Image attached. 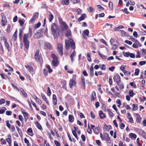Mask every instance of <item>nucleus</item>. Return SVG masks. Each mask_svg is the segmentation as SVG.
<instances>
[{"instance_id": "nucleus-1", "label": "nucleus", "mask_w": 146, "mask_h": 146, "mask_svg": "<svg viewBox=\"0 0 146 146\" xmlns=\"http://www.w3.org/2000/svg\"><path fill=\"white\" fill-rule=\"evenodd\" d=\"M73 50H75L76 48L75 44L73 40L71 38H69V40H65V48L67 50L70 48V47Z\"/></svg>"}, {"instance_id": "nucleus-2", "label": "nucleus", "mask_w": 146, "mask_h": 146, "mask_svg": "<svg viewBox=\"0 0 146 146\" xmlns=\"http://www.w3.org/2000/svg\"><path fill=\"white\" fill-rule=\"evenodd\" d=\"M51 29L52 34L54 36L57 37L59 36V33L58 27L56 23H53L51 25Z\"/></svg>"}, {"instance_id": "nucleus-3", "label": "nucleus", "mask_w": 146, "mask_h": 146, "mask_svg": "<svg viewBox=\"0 0 146 146\" xmlns=\"http://www.w3.org/2000/svg\"><path fill=\"white\" fill-rule=\"evenodd\" d=\"M51 56L53 59L52 61V64L55 67L57 66L59 64L57 57L54 53L51 54Z\"/></svg>"}, {"instance_id": "nucleus-4", "label": "nucleus", "mask_w": 146, "mask_h": 146, "mask_svg": "<svg viewBox=\"0 0 146 146\" xmlns=\"http://www.w3.org/2000/svg\"><path fill=\"white\" fill-rule=\"evenodd\" d=\"M29 37L26 34H24L23 38V42L26 49H28L29 46V41L28 40Z\"/></svg>"}, {"instance_id": "nucleus-5", "label": "nucleus", "mask_w": 146, "mask_h": 146, "mask_svg": "<svg viewBox=\"0 0 146 146\" xmlns=\"http://www.w3.org/2000/svg\"><path fill=\"white\" fill-rule=\"evenodd\" d=\"M57 50L59 54L61 56L63 55V48L62 45L60 43H58L57 44Z\"/></svg>"}, {"instance_id": "nucleus-6", "label": "nucleus", "mask_w": 146, "mask_h": 146, "mask_svg": "<svg viewBox=\"0 0 146 146\" xmlns=\"http://www.w3.org/2000/svg\"><path fill=\"white\" fill-rule=\"evenodd\" d=\"M61 31L62 33H64V31L67 30L68 28V26L65 23L62 24L60 26Z\"/></svg>"}, {"instance_id": "nucleus-7", "label": "nucleus", "mask_w": 146, "mask_h": 146, "mask_svg": "<svg viewBox=\"0 0 146 146\" xmlns=\"http://www.w3.org/2000/svg\"><path fill=\"white\" fill-rule=\"evenodd\" d=\"M113 80L114 82H116L117 85L121 82L120 76L117 74L115 75L113 77Z\"/></svg>"}, {"instance_id": "nucleus-8", "label": "nucleus", "mask_w": 146, "mask_h": 146, "mask_svg": "<svg viewBox=\"0 0 146 146\" xmlns=\"http://www.w3.org/2000/svg\"><path fill=\"white\" fill-rule=\"evenodd\" d=\"M39 15V14L38 13H35L33 16L31 18L29 21L30 23L32 24L33 23L36 19L38 17Z\"/></svg>"}, {"instance_id": "nucleus-9", "label": "nucleus", "mask_w": 146, "mask_h": 146, "mask_svg": "<svg viewBox=\"0 0 146 146\" xmlns=\"http://www.w3.org/2000/svg\"><path fill=\"white\" fill-rule=\"evenodd\" d=\"M39 50H37L35 55V58L36 62H38L42 60V57L39 55Z\"/></svg>"}, {"instance_id": "nucleus-10", "label": "nucleus", "mask_w": 146, "mask_h": 146, "mask_svg": "<svg viewBox=\"0 0 146 146\" xmlns=\"http://www.w3.org/2000/svg\"><path fill=\"white\" fill-rule=\"evenodd\" d=\"M139 134L144 138L146 139V132L142 129H138Z\"/></svg>"}, {"instance_id": "nucleus-11", "label": "nucleus", "mask_w": 146, "mask_h": 146, "mask_svg": "<svg viewBox=\"0 0 146 146\" xmlns=\"http://www.w3.org/2000/svg\"><path fill=\"white\" fill-rule=\"evenodd\" d=\"M134 115L136 116V122L138 123H140L142 119V118L141 117L140 115L137 113H135Z\"/></svg>"}, {"instance_id": "nucleus-12", "label": "nucleus", "mask_w": 146, "mask_h": 146, "mask_svg": "<svg viewBox=\"0 0 146 146\" xmlns=\"http://www.w3.org/2000/svg\"><path fill=\"white\" fill-rule=\"evenodd\" d=\"M3 39V40H4V43L5 46L7 47L8 51L9 52L10 51V49L9 48V44L7 42V40L5 37H4Z\"/></svg>"}, {"instance_id": "nucleus-13", "label": "nucleus", "mask_w": 146, "mask_h": 146, "mask_svg": "<svg viewBox=\"0 0 146 146\" xmlns=\"http://www.w3.org/2000/svg\"><path fill=\"white\" fill-rule=\"evenodd\" d=\"M102 140H106L107 141H110V138L109 136V135L108 133H106L104 134Z\"/></svg>"}, {"instance_id": "nucleus-14", "label": "nucleus", "mask_w": 146, "mask_h": 146, "mask_svg": "<svg viewBox=\"0 0 146 146\" xmlns=\"http://www.w3.org/2000/svg\"><path fill=\"white\" fill-rule=\"evenodd\" d=\"M76 83L75 81L70 80L69 82V85L70 88H72L73 86H75Z\"/></svg>"}, {"instance_id": "nucleus-15", "label": "nucleus", "mask_w": 146, "mask_h": 146, "mask_svg": "<svg viewBox=\"0 0 146 146\" xmlns=\"http://www.w3.org/2000/svg\"><path fill=\"white\" fill-rule=\"evenodd\" d=\"M27 132L28 133V134L31 137H33L34 135L32 128L31 127H30L27 129Z\"/></svg>"}, {"instance_id": "nucleus-16", "label": "nucleus", "mask_w": 146, "mask_h": 146, "mask_svg": "<svg viewBox=\"0 0 146 146\" xmlns=\"http://www.w3.org/2000/svg\"><path fill=\"white\" fill-rule=\"evenodd\" d=\"M25 66L26 68L30 72H33L34 71L33 68L32 67L29 65H25Z\"/></svg>"}, {"instance_id": "nucleus-17", "label": "nucleus", "mask_w": 146, "mask_h": 146, "mask_svg": "<svg viewBox=\"0 0 146 146\" xmlns=\"http://www.w3.org/2000/svg\"><path fill=\"white\" fill-rule=\"evenodd\" d=\"M41 96L42 98V99L44 100V101L46 102V104L48 105H49V102H48V100L47 98L45 96L43 93H41Z\"/></svg>"}, {"instance_id": "nucleus-18", "label": "nucleus", "mask_w": 146, "mask_h": 146, "mask_svg": "<svg viewBox=\"0 0 146 146\" xmlns=\"http://www.w3.org/2000/svg\"><path fill=\"white\" fill-rule=\"evenodd\" d=\"M96 93L95 92L93 91L92 92L91 96V101H93L96 100Z\"/></svg>"}, {"instance_id": "nucleus-19", "label": "nucleus", "mask_w": 146, "mask_h": 146, "mask_svg": "<svg viewBox=\"0 0 146 146\" xmlns=\"http://www.w3.org/2000/svg\"><path fill=\"white\" fill-rule=\"evenodd\" d=\"M17 29H16L12 37V39L13 41H15L17 39Z\"/></svg>"}, {"instance_id": "nucleus-20", "label": "nucleus", "mask_w": 146, "mask_h": 146, "mask_svg": "<svg viewBox=\"0 0 146 146\" xmlns=\"http://www.w3.org/2000/svg\"><path fill=\"white\" fill-rule=\"evenodd\" d=\"M86 17V15L85 14H82L81 16L78 19V21L80 22L81 21L84 20L85 19V17Z\"/></svg>"}, {"instance_id": "nucleus-21", "label": "nucleus", "mask_w": 146, "mask_h": 146, "mask_svg": "<svg viewBox=\"0 0 146 146\" xmlns=\"http://www.w3.org/2000/svg\"><path fill=\"white\" fill-rule=\"evenodd\" d=\"M1 23L2 26H5V25L7 23V19L6 17H2Z\"/></svg>"}, {"instance_id": "nucleus-22", "label": "nucleus", "mask_w": 146, "mask_h": 146, "mask_svg": "<svg viewBox=\"0 0 146 146\" xmlns=\"http://www.w3.org/2000/svg\"><path fill=\"white\" fill-rule=\"evenodd\" d=\"M99 115L100 116V118L101 119H103L104 118L106 117V116L105 115V114L102 110H100V111Z\"/></svg>"}, {"instance_id": "nucleus-23", "label": "nucleus", "mask_w": 146, "mask_h": 146, "mask_svg": "<svg viewBox=\"0 0 146 146\" xmlns=\"http://www.w3.org/2000/svg\"><path fill=\"white\" fill-rule=\"evenodd\" d=\"M89 30L87 29H86L84 31L82 35L84 37H85L86 36H88L89 35Z\"/></svg>"}, {"instance_id": "nucleus-24", "label": "nucleus", "mask_w": 146, "mask_h": 146, "mask_svg": "<svg viewBox=\"0 0 146 146\" xmlns=\"http://www.w3.org/2000/svg\"><path fill=\"white\" fill-rule=\"evenodd\" d=\"M35 124L37 127L39 129L41 130L42 129V127L41 125L38 122V121H36L35 123Z\"/></svg>"}, {"instance_id": "nucleus-25", "label": "nucleus", "mask_w": 146, "mask_h": 146, "mask_svg": "<svg viewBox=\"0 0 146 146\" xmlns=\"http://www.w3.org/2000/svg\"><path fill=\"white\" fill-rule=\"evenodd\" d=\"M121 34L123 36H125L128 37L129 36L128 34L125 31L123 30H121L120 31Z\"/></svg>"}, {"instance_id": "nucleus-26", "label": "nucleus", "mask_w": 146, "mask_h": 146, "mask_svg": "<svg viewBox=\"0 0 146 146\" xmlns=\"http://www.w3.org/2000/svg\"><path fill=\"white\" fill-rule=\"evenodd\" d=\"M25 34H26L28 35V37L31 38L32 35V31L31 28H29V33H26Z\"/></svg>"}, {"instance_id": "nucleus-27", "label": "nucleus", "mask_w": 146, "mask_h": 146, "mask_svg": "<svg viewBox=\"0 0 146 146\" xmlns=\"http://www.w3.org/2000/svg\"><path fill=\"white\" fill-rule=\"evenodd\" d=\"M76 54V52L75 51H74L72 52L70 55V57L71 59V61L72 62H73L74 60L73 59V57H74Z\"/></svg>"}, {"instance_id": "nucleus-28", "label": "nucleus", "mask_w": 146, "mask_h": 146, "mask_svg": "<svg viewBox=\"0 0 146 146\" xmlns=\"http://www.w3.org/2000/svg\"><path fill=\"white\" fill-rule=\"evenodd\" d=\"M111 128V127L110 125H107L106 124H105L104 129V130L106 131H108Z\"/></svg>"}, {"instance_id": "nucleus-29", "label": "nucleus", "mask_w": 146, "mask_h": 146, "mask_svg": "<svg viewBox=\"0 0 146 146\" xmlns=\"http://www.w3.org/2000/svg\"><path fill=\"white\" fill-rule=\"evenodd\" d=\"M21 111L23 113L24 117H27L28 116V113L26 112V111L24 109L21 110Z\"/></svg>"}, {"instance_id": "nucleus-30", "label": "nucleus", "mask_w": 146, "mask_h": 146, "mask_svg": "<svg viewBox=\"0 0 146 146\" xmlns=\"http://www.w3.org/2000/svg\"><path fill=\"white\" fill-rule=\"evenodd\" d=\"M68 119L69 121L71 123L73 122L74 120V118L73 116L71 114L69 115Z\"/></svg>"}, {"instance_id": "nucleus-31", "label": "nucleus", "mask_w": 146, "mask_h": 146, "mask_svg": "<svg viewBox=\"0 0 146 146\" xmlns=\"http://www.w3.org/2000/svg\"><path fill=\"white\" fill-rule=\"evenodd\" d=\"M129 137L133 139V138L135 139L137 137L136 135L134 133H130L129 134Z\"/></svg>"}, {"instance_id": "nucleus-32", "label": "nucleus", "mask_w": 146, "mask_h": 146, "mask_svg": "<svg viewBox=\"0 0 146 146\" xmlns=\"http://www.w3.org/2000/svg\"><path fill=\"white\" fill-rule=\"evenodd\" d=\"M45 46L46 47V48L48 49H50L52 47L51 44L49 42H47L45 44Z\"/></svg>"}, {"instance_id": "nucleus-33", "label": "nucleus", "mask_w": 146, "mask_h": 146, "mask_svg": "<svg viewBox=\"0 0 146 146\" xmlns=\"http://www.w3.org/2000/svg\"><path fill=\"white\" fill-rule=\"evenodd\" d=\"M54 18L53 15L50 12L49 14L48 18L49 22H50Z\"/></svg>"}, {"instance_id": "nucleus-34", "label": "nucleus", "mask_w": 146, "mask_h": 146, "mask_svg": "<svg viewBox=\"0 0 146 146\" xmlns=\"http://www.w3.org/2000/svg\"><path fill=\"white\" fill-rule=\"evenodd\" d=\"M20 90L21 92L22 93V94L26 98L27 97V95L26 92L24 91V89L22 88H20Z\"/></svg>"}, {"instance_id": "nucleus-35", "label": "nucleus", "mask_w": 146, "mask_h": 146, "mask_svg": "<svg viewBox=\"0 0 146 146\" xmlns=\"http://www.w3.org/2000/svg\"><path fill=\"white\" fill-rule=\"evenodd\" d=\"M65 35L67 37L70 36L71 35V33L70 30L66 31L65 33Z\"/></svg>"}, {"instance_id": "nucleus-36", "label": "nucleus", "mask_w": 146, "mask_h": 146, "mask_svg": "<svg viewBox=\"0 0 146 146\" xmlns=\"http://www.w3.org/2000/svg\"><path fill=\"white\" fill-rule=\"evenodd\" d=\"M8 138L6 139L7 141L9 144H11V136L10 134L8 135Z\"/></svg>"}, {"instance_id": "nucleus-37", "label": "nucleus", "mask_w": 146, "mask_h": 146, "mask_svg": "<svg viewBox=\"0 0 146 146\" xmlns=\"http://www.w3.org/2000/svg\"><path fill=\"white\" fill-rule=\"evenodd\" d=\"M98 53L99 55L102 59H106V56L101 54L100 52L99 51H98Z\"/></svg>"}, {"instance_id": "nucleus-38", "label": "nucleus", "mask_w": 146, "mask_h": 146, "mask_svg": "<svg viewBox=\"0 0 146 146\" xmlns=\"http://www.w3.org/2000/svg\"><path fill=\"white\" fill-rule=\"evenodd\" d=\"M81 81L82 84L84 86V88L85 89L86 87L85 83V78L83 76H82L81 77Z\"/></svg>"}, {"instance_id": "nucleus-39", "label": "nucleus", "mask_w": 146, "mask_h": 146, "mask_svg": "<svg viewBox=\"0 0 146 146\" xmlns=\"http://www.w3.org/2000/svg\"><path fill=\"white\" fill-rule=\"evenodd\" d=\"M133 110L136 111L138 109V105L137 104H133L132 105Z\"/></svg>"}, {"instance_id": "nucleus-40", "label": "nucleus", "mask_w": 146, "mask_h": 146, "mask_svg": "<svg viewBox=\"0 0 146 146\" xmlns=\"http://www.w3.org/2000/svg\"><path fill=\"white\" fill-rule=\"evenodd\" d=\"M46 68L48 69V72L50 73L52 72L53 70L51 68L50 65H48L46 66Z\"/></svg>"}, {"instance_id": "nucleus-41", "label": "nucleus", "mask_w": 146, "mask_h": 146, "mask_svg": "<svg viewBox=\"0 0 146 146\" xmlns=\"http://www.w3.org/2000/svg\"><path fill=\"white\" fill-rule=\"evenodd\" d=\"M109 4L110 10H112L113 9V3L111 1H110L109 2Z\"/></svg>"}, {"instance_id": "nucleus-42", "label": "nucleus", "mask_w": 146, "mask_h": 146, "mask_svg": "<svg viewBox=\"0 0 146 146\" xmlns=\"http://www.w3.org/2000/svg\"><path fill=\"white\" fill-rule=\"evenodd\" d=\"M93 130L94 133L96 134H98L99 132V128L98 127H96Z\"/></svg>"}, {"instance_id": "nucleus-43", "label": "nucleus", "mask_w": 146, "mask_h": 146, "mask_svg": "<svg viewBox=\"0 0 146 146\" xmlns=\"http://www.w3.org/2000/svg\"><path fill=\"white\" fill-rule=\"evenodd\" d=\"M47 94L48 96H50L51 94L50 89L49 87H48L47 88Z\"/></svg>"}, {"instance_id": "nucleus-44", "label": "nucleus", "mask_w": 146, "mask_h": 146, "mask_svg": "<svg viewBox=\"0 0 146 146\" xmlns=\"http://www.w3.org/2000/svg\"><path fill=\"white\" fill-rule=\"evenodd\" d=\"M117 85L119 86V88L121 90L123 89L124 88V86L121 82L119 83V84Z\"/></svg>"}, {"instance_id": "nucleus-45", "label": "nucleus", "mask_w": 146, "mask_h": 146, "mask_svg": "<svg viewBox=\"0 0 146 146\" xmlns=\"http://www.w3.org/2000/svg\"><path fill=\"white\" fill-rule=\"evenodd\" d=\"M87 131V132L90 134L92 133V129H91V128H90L89 124H88V129Z\"/></svg>"}, {"instance_id": "nucleus-46", "label": "nucleus", "mask_w": 146, "mask_h": 146, "mask_svg": "<svg viewBox=\"0 0 146 146\" xmlns=\"http://www.w3.org/2000/svg\"><path fill=\"white\" fill-rule=\"evenodd\" d=\"M123 54L124 56L126 57H129L130 55V52H123Z\"/></svg>"}, {"instance_id": "nucleus-47", "label": "nucleus", "mask_w": 146, "mask_h": 146, "mask_svg": "<svg viewBox=\"0 0 146 146\" xmlns=\"http://www.w3.org/2000/svg\"><path fill=\"white\" fill-rule=\"evenodd\" d=\"M139 72V68H137L135 70V75H138Z\"/></svg>"}, {"instance_id": "nucleus-48", "label": "nucleus", "mask_w": 146, "mask_h": 146, "mask_svg": "<svg viewBox=\"0 0 146 146\" xmlns=\"http://www.w3.org/2000/svg\"><path fill=\"white\" fill-rule=\"evenodd\" d=\"M125 66L121 65L120 68V69L124 72L126 70H125Z\"/></svg>"}, {"instance_id": "nucleus-49", "label": "nucleus", "mask_w": 146, "mask_h": 146, "mask_svg": "<svg viewBox=\"0 0 146 146\" xmlns=\"http://www.w3.org/2000/svg\"><path fill=\"white\" fill-rule=\"evenodd\" d=\"M123 73L125 75L128 76H130L131 74V73L130 72L127 71L126 70L123 72Z\"/></svg>"}, {"instance_id": "nucleus-50", "label": "nucleus", "mask_w": 146, "mask_h": 146, "mask_svg": "<svg viewBox=\"0 0 146 146\" xmlns=\"http://www.w3.org/2000/svg\"><path fill=\"white\" fill-rule=\"evenodd\" d=\"M125 127V125L123 123H121L119 125V127L121 129H123Z\"/></svg>"}, {"instance_id": "nucleus-51", "label": "nucleus", "mask_w": 146, "mask_h": 146, "mask_svg": "<svg viewBox=\"0 0 146 146\" xmlns=\"http://www.w3.org/2000/svg\"><path fill=\"white\" fill-rule=\"evenodd\" d=\"M41 25V23L40 22H38L37 24H35L34 26L35 29H36L39 27Z\"/></svg>"}, {"instance_id": "nucleus-52", "label": "nucleus", "mask_w": 146, "mask_h": 146, "mask_svg": "<svg viewBox=\"0 0 146 146\" xmlns=\"http://www.w3.org/2000/svg\"><path fill=\"white\" fill-rule=\"evenodd\" d=\"M97 8L98 9H99V11L102 10L104 9V8L100 5H97Z\"/></svg>"}, {"instance_id": "nucleus-53", "label": "nucleus", "mask_w": 146, "mask_h": 146, "mask_svg": "<svg viewBox=\"0 0 146 146\" xmlns=\"http://www.w3.org/2000/svg\"><path fill=\"white\" fill-rule=\"evenodd\" d=\"M129 96L131 97H133L134 95V93L133 90H131L129 92Z\"/></svg>"}, {"instance_id": "nucleus-54", "label": "nucleus", "mask_w": 146, "mask_h": 146, "mask_svg": "<svg viewBox=\"0 0 146 146\" xmlns=\"http://www.w3.org/2000/svg\"><path fill=\"white\" fill-rule=\"evenodd\" d=\"M80 0H70V1L73 4H76L79 2Z\"/></svg>"}, {"instance_id": "nucleus-55", "label": "nucleus", "mask_w": 146, "mask_h": 146, "mask_svg": "<svg viewBox=\"0 0 146 146\" xmlns=\"http://www.w3.org/2000/svg\"><path fill=\"white\" fill-rule=\"evenodd\" d=\"M128 119L129 120V122L131 123H134L133 119L132 117H129Z\"/></svg>"}, {"instance_id": "nucleus-56", "label": "nucleus", "mask_w": 146, "mask_h": 146, "mask_svg": "<svg viewBox=\"0 0 146 146\" xmlns=\"http://www.w3.org/2000/svg\"><path fill=\"white\" fill-rule=\"evenodd\" d=\"M134 42H135V43L138 46H142V45L141 43H140L137 39H136Z\"/></svg>"}, {"instance_id": "nucleus-57", "label": "nucleus", "mask_w": 146, "mask_h": 146, "mask_svg": "<svg viewBox=\"0 0 146 146\" xmlns=\"http://www.w3.org/2000/svg\"><path fill=\"white\" fill-rule=\"evenodd\" d=\"M43 73L46 76L48 75V71L46 69H44Z\"/></svg>"}, {"instance_id": "nucleus-58", "label": "nucleus", "mask_w": 146, "mask_h": 146, "mask_svg": "<svg viewBox=\"0 0 146 146\" xmlns=\"http://www.w3.org/2000/svg\"><path fill=\"white\" fill-rule=\"evenodd\" d=\"M4 7H10V5L8 3H5L3 5Z\"/></svg>"}, {"instance_id": "nucleus-59", "label": "nucleus", "mask_w": 146, "mask_h": 146, "mask_svg": "<svg viewBox=\"0 0 146 146\" xmlns=\"http://www.w3.org/2000/svg\"><path fill=\"white\" fill-rule=\"evenodd\" d=\"M69 0H63V2L65 5H67L69 4Z\"/></svg>"}, {"instance_id": "nucleus-60", "label": "nucleus", "mask_w": 146, "mask_h": 146, "mask_svg": "<svg viewBox=\"0 0 146 146\" xmlns=\"http://www.w3.org/2000/svg\"><path fill=\"white\" fill-rule=\"evenodd\" d=\"M125 42L130 45H131L132 43L131 41L128 40H125Z\"/></svg>"}, {"instance_id": "nucleus-61", "label": "nucleus", "mask_w": 146, "mask_h": 146, "mask_svg": "<svg viewBox=\"0 0 146 146\" xmlns=\"http://www.w3.org/2000/svg\"><path fill=\"white\" fill-rule=\"evenodd\" d=\"M108 111L110 116L111 117H113V113L109 109H108Z\"/></svg>"}, {"instance_id": "nucleus-62", "label": "nucleus", "mask_w": 146, "mask_h": 146, "mask_svg": "<svg viewBox=\"0 0 146 146\" xmlns=\"http://www.w3.org/2000/svg\"><path fill=\"white\" fill-rule=\"evenodd\" d=\"M146 63V62L145 61H141L139 62V64L141 66H142L145 64Z\"/></svg>"}, {"instance_id": "nucleus-63", "label": "nucleus", "mask_w": 146, "mask_h": 146, "mask_svg": "<svg viewBox=\"0 0 146 146\" xmlns=\"http://www.w3.org/2000/svg\"><path fill=\"white\" fill-rule=\"evenodd\" d=\"M136 142L137 143V146H141V144L139 143V138L137 139Z\"/></svg>"}, {"instance_id": "nucleus-64", "label": "nucleus", "mask_w": 146, "mask_h": 146, "mask_svg": "<svg viewBox=\"0 0 146 146\" xmlns=\"http://www.w3.org/2000/svg\"><path fill=\"white\" fill-rule=\"evenodd\" d=\"M54 143L56 146H59L60 145V143L57 141L54 140Z\"/></svg>"}]
</instances>
